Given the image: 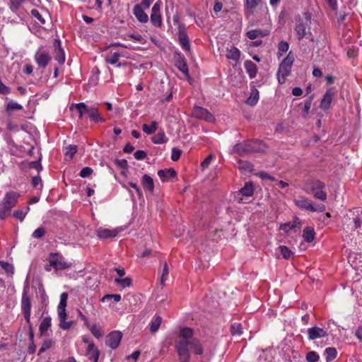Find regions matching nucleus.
I'll return each mask as SVG.
<instances>
[{
    "instance_id": "3c124183",
    "label": "nucleus",
    "mask_w": 362,
    "mask_h": 362,
    "mask_svg": "<svg viewBox=\"0 0 362 362\" xmlns=\"http://www.w3.org/2000/svg\"><path fill=\"white\" fill-rule=\"evenodd\" d=\"M52 346V339H46L43 341L41 347L39 349L38 355H40L45 351L49 349Z\"/></svg>"
},
{
    "instance_id": "a878e982",
    "label": "nucleus",
    "mask_w": 362,
    "mask_h": 362,
    "mask_svg": "<svg viewBox=\"0 0 362 362\" xmlns=\"http://www.w3.org/2000/svg\"><path fill=\"white\" fill-rule=\"evenodd\" d=\"M141 184L145 190L152 192L154 189L153 179L148 175H144L141 179Z\"/></svg>"
},
{
    "instance_id": "f3484780",
    "label": "nucleus",
    "mask_w": 362,
    "mask_h": 362,
    "mask_svg": "<svg viewBox=\"0 0 362 362\" xmlns=\"http://www.w3.org/2000/svg\"><path fill=\"white\" fill-rule=\"evenodd\" d=\"M308 335L310 340H315L320 338L327 337L328 334L324 329L315 326L308 329Z\"/></svg>"
},
{
    "instance_id": "e433bc0d",
    "label": "nucleus",
    "mask_w": 362,
    "mask_h": 362,
    "mask_svg": "<svg viewBox=\"0 0 362 362\" xmlns=\"http://www.w3.org/2000/svg\"><path fill=\"white\" fill-rule=\"evenodd\" d=\"M258 100H259V91L257 90V89L254 88L252 90L250 95L247 98L246 103L247 105L254 106L255 105L257 104Z\"/></svg>"
},
{
    "instance_id": "2f4dec72",
    "label": "nucleus",
    "mask_w": 362,
    "mask_h": 362,
    "mask_svg": "<svg viewBox=\"0 0 362 362\" xmlns=\"http://www.w3.org/2000/svg\"><path fill=\"white\" fill-rule=\"evenodd\" d=\"M120 57L121 54L119 52L111 53L110 54L106 56L105 62L106 63L112 65L117 64V66L119 67L121 66V64L118 63V62Z\"/></svg>"
},
{
    "instance_id": "b1692460",
    "label": "nucleus",
    "mask_w": 362,
    "mask_h": 362,
    "mask_svg": "<svg viewBox=\"0 0 362 362\" xmlns=\"http://www.w3.org/2000/svg\"><path fill=\"white\" fill-rule=\"evenodd\" d=\"M244 67L250 78H254L257 76V65L251 60H246L244 62Z\"/></svg>"
},
{
    "instance_id": "4468645a",
    "label": "nucleus",
    "mask_w": 362,
    "mask_h": 362,
    "mask_svg": "<svg viewBox=\"0 0 362 362\" xmlns=\"http://www.w3.org/2000/svg\"><path fill=\"white\" fill-rule=\"evenodd\" d=\"M337 93L336 88L334 87H332L327 90L325 93L324 94L322 98L321 99L320 107L324 111H327L330 109L332 102Z\"/></svg>"
},
{
    "instance_id": "6ab92c4d",
    "label": "nucleus",
    "mask_w": 362,
    "mask_h": 362,
    "mask_svg": "<svg viewBox=\"0 0 362 362\" xmlns=\"http://www.w3.org/2000/svg\"><path fill=\"white\" fill-rule=\"evenodd\" d=\"M119 231L120 230L118 229L110 230L100 227L97 230L96 233L97 236L100 239H107L116 237Z\"/></svg>"
},
{
    "instance_id": "dca6fc26",
    "label": "nucleus",
    "mask_w": 362,
    "mask_h": 362,
    "mask_svg": "<svg viewBox=\"0 0 362 362\" xmlns=\"http://www.w3.org/2000/svg\"><path fill=\"white\" fill-rule=\"evenodd\" d=\"M122 334L119 331L111 332L106 337V344L112 349H115L119 344Z\"/></svg>"
},
{
    "instance_id": "13d9d810",
    "label": "nucleus",
    "mask_w": 362,
    "mask_h": 362,
    "mask_svg": "<svg viewBox=\"0 0 362 362\" xmlns=\"http://www.w3.org/2000/svg\"><path fill=\"white\" fill-rule=\"evenodd\" d=\"M45 234V229L43 227H39L37 228L32 234V237L33 238H42Z\"/></svg>"
},
{
    "instance_id": "f8f14e48",
    "label": "nucleus",
    "mask_w": 362,
    "mask_h": 362,
    "mask_svg": "<svg viewBox=\"0 0 362 362\" xmlns=\"http://www.w3.org/2000/svg\"><path fill=\"white\" fill-rule=\"evenodd\" d=\"M52 59L49 52L43 47H39L34 55V60L39 68L45 69Z\"/></svg>"
},
{
    "instance_id": "37998d69",
    "label": "nucleus",
    "mask_w": 362,
    "mask_h": 362,
    "mask_svg": "<svg viewBox=\"0 0 362 362\" xmlns=\"http://www.w3.org/2000/svg\"><path fill=\"white\" fill-rule=\"evenodd\" d=\"M288 48H289V45L288 42H286L285 41H281L278 45V52H277L278 57L280 58L285 53H286Z\"/></svg>"
},
{
    "instance_id": "0e129e2a",
    "label": "nucleus",
    "mask_w": 362,
    "mask_h": 362,
    "mask_svg": "<svg viewBox=\"0 0 362 362\" xmlns=\"http://www.w3.org/2000/svg\"><path fill=\"white\" fill-rule=\"evenodd\" d=\"M28 167L30 168L37 170V172H40L42 170V166L40 163V160L28 163Z\"/></svg>"
},
{
    "instance_id": "39448f33",
    "label": "nucleus",
    "mask_w": 362,
    "mask_h": 362,
    "mask_svg": "<svg viewBox=\"0 0 362 362\" xmlns=\"http://www.w3.org/2000/svg\"><path fill=\"white\" fill-rule=\"evenodd\" d=\"M362 225V209L351 210L344 218L343 227L346 231H354Z\"/></svg>"
},
{
    "instance_id": "a18cd8bd",
    "label": "nucleus",
    "mask_w": 362,
    "mask_h": 362,
    "mask_svg": "<svg viewBox=\"0 0 362 362\" xmlns=\"http://www.w3.org/2000/svg\"><path fill=\"white\" fill-rule=\"evenodd\" d=\"M230 332L233 335L240 336L243 334V327L240 323L235 322L230 326Z\"/></svg>"
},
{
    "instance_id": "f704fd0d",
    "label": "nucleus",
    "mask_w": 362,
    "mask_h": 362,
    "mask_svg": "<svg viewBox=\"0 0 362 362\" xmlns=\"http://www.w3.org/2000/svg\"><path fill=\"white\" fill-rule=\"evenodd\" d=\"M162 322V317L158 315L153 316L150 323V330L152 333L158 331Z\"/></svg>"
},
{
    "instance_id": "412c9836",
    "label": "nucleus",
    "mask_w": 362,
    "mask_h": 362,
    "mask_svg": "<svg viewBox=\"0 0 362 362\" xmlns=\"http://www.w3.org/2000/svg\"><path fill=\"white\" fill-rule=\"evenodd\" d=\"M54 58L60 64H63L65 62V54L61 45V42L56 40L54 44Z\"/></svg>"
},
{
    "instance_id": "9b49d317",
    "label": "nucleus",
    "mask_w": 362,
    "mask_h": 362,
    "mask_svg": "<svg viewBox=\"0 0 362 362\" xmlns=\"http://www.w3.org/2000/svg\"><path fill=\"white\" fill-rule=\"evenodd\" d=\"M309 186L314 197L323 202L327 200V195L324 191L325 185L322 182L319 180H312L309 182Z\"/></svg>"
},
{
    "instance_id": "58836bf2",
    "label": "nucleus",
    "mask_w": 362,
    "mask_h": 362,
    "mask_svg": "<svg viewBox=\"0 0 362 362\" xmlns=\"http://www.w3.org/2000/svg\"><path fill=\"white\" fill-rule=\"evenodd\" d=\"M151 23L157 27L160 28L162 25V17L160 13H151Z\"/></svg>"
},
{
    "instance_id": "680f3d73",
    "label": "nucleus",
    "mask_w": 362,
    "mask_h": 362,
    "mask_svg": "<svg viewBox=\"0 0 362 362\" xmlns=\"http://www.w3.org/2000/svg\"><path fill=\"white\" fill-rule=\"evenodd\" d=\"M125 40H134L138 42L143 43L144 42V38L143 37L139 35H134V34H128L127 35Z\"/></svg>"
},
{
    "instance_id": "9d476101",
    "label": "nucleus",
    "mask_w": 362,
    "mask_h": 362,
    "mask_svg": "<svg viewBox=\"0 0 362 362\" xmlns=\"http://www.w3.org/2000/svg\"><path fill=\"white\" fill-rule=\"evenodd\" d=\"M48 262L55 270H64L71 266V263L66 260L62 255L57 252H52L49 255Z\"/></svg>"
},
{
    "instance_id": "49530a36",
    "label": "nucleus",
    "mask_w": 362,
    "mask_h": 362,
    "mask_svg": "<svg viewBox=\"0 0 362 362\" xmlns=\"http://www.w3.org/2000/svg\"><path fill=\"white\" fill-rule=\"evenodd\" d=\"M0 267L4 269L5 272L8 275L14 274V267L11 264L0 260Z\"/></svg>"
},
{
    "instance_id": "20e7f679",
    "label": "nucleus",
    "mask_w": 362,
    "mask_h": 362,
    "mask_svg": "<svg viewBox=\"0 0 362 362\" xmlns=\"http://www.w3.org/2000/svg\"><path fill=\"white\" fill-rule=\"evenodd\" d=\"M20 194L10 191L5 194L3 199L0 202V219L4 220L11 214V209L18 203Z\"/></svg>"
},
{
    "instance_id": "72a5a7b5",
    "label": "nucleus",
    "mask_w": 362,
    "mask_h": 362,
    "mask_svg": "<svg viewBox=\"0 0 362 362\" xmlns=\"http://www.w3.org/2000/svg\"><path fill=\"white\" fill-rule=\"evenodd\" d=\"M239 192L243 197H252L254 193V188L252 182H246L244 187L240 189Z\"/></svg>"
},
{
    "instance_id": "a19ab883",
    "label": "nucleus",
    "mask_w": 362,
    "mask_h": 362,
    "mask_svg": "<svg viewBox=\"0 0 362 362\" xmlns=\"http://www.w3.org/2000/svg\"><path fill=\"white\" fill-rule=\"evenodd\" d=\"M327 361H331L337 357V351L335 348L328 347L325 351Z\"/></svg>"
},
{
    "instance_id": "79ce46f5",
    "label": "nucleus",
    "mask_w": 362,
    "mask_h": 362,
    "mask_svg": "<svg viewBox=\"0 0 362 362\" xmlns=\"http://www.w3.org/2000/svg\"><path fill=\"white\" fill-rule=\"evenodd\" d=\"M22 109H23V106L21 104H19L16 102H14L13 100L9 101L6 104V111L8 113H11L13 110H22Z\"/></svg>"
},
{
    "instance_id": "c756f323",
    "label": "nucleus",
    "mask_w": 362,
    "mask_h": 362,
    "mask_svg": "<svg viewBox=\"0 0 362 362\" xmlns=\"http://www.w3.org/2000/svg\"><path fill=\"white\" fill-rule=\"evenodd\" d=\"M226 57L228 59L237 62L240 59V51L238 48L232 47L230 49H227Z\"/></svg>"
},
{
    "instance_id": "69168bd1",
    "label": "nucleus",
    "mask_w": 362,
    "mask_h": 362,
    "mask_svg": "<svg viewBox=\"0 0 362 362\" xmlns=\"http://www.w3.org/2000/svg\"><path fill=\"white\" fill-rule=\"evenodd\" d=\"M30 13L32 16L37 19L42 24L45 23V20L42 18V16L37 9H32Z\"/></svg>"
},
{
    "instance_id": "a211bd4d",
    "label": "nucleus",
    "mask_w": 362,
    "mask_h": 362,
    "mask_svg": "<svg viewBox=\"0 0 362 362\" xmlns=\"http://www.w3.org/2000/svg\"><path fill=\"white\" fill-rule=\"evenodd\" d=\"M193 115L195 117L211 122L214 119V116L208 110L202 107H194Z\"/></svg>"
},
{
    "instance_id": "bf43d9fd",
    "label": "nucleus",
    "mask_w": 362,
    "mask_h": 362,
    "mask_svg": "<svg viewBox=\"0 0 362 362\" xmlns=\"http://www.w3.org/2000/svg\"><path fill=\"white\" fill-rule=\"evenodd\" d=\"M93 170L91 168L85 167L80 171L79 176L83 178L88 177L93 173Z\"/></svg>"
},
{
    "instance_id": "5fc2aeb1",
    "label": "nucleus",
    "mask_w": 362,
    "mask_h": 362,
    "mask_svg": "<svg viewBox=\"0 0 362 362\" xmlns=\"http://www.w3.org/2000/svg\"><path fill=\"white\" fill-rule=\"evenodd\" d=\"M320 356L315 351H311L306 354V360L308 362H317Z\"/></svg>"
},
{
    "instance_id": "1a4fd4ad",
    "label": "nucleus",
    "mask_w": 362,
    "mask_h": 362,
    "mask_svg": "<svg viewBox=\"0 0 362 362\" xmlns=\"http://www.w3.org/2000/svg\"><path fill=\"white\" fill-rule=\"evenodd\" d=\"M28 284L26 283L22 293L21 307L22 313L27 324H30L31 316V298L28 296Z\"/></svg>"
},
{
    "instance_id": "7ed1b4c3",
    "label": "nucleus",
    "mask_w": 362,
    "mask_h": 362,
    "mask_svg": "<svg viewBox=\"0 0 362 362\" xmlns=\"http://www.w3.org/2000/svg\"><path fill=\"white\" fill-rule=\"evenodd\" d=\"M75 108L80 119H83L84 116L88 117L90 120L94 123L104 122L105 119L103 117L99 110L95 106H89L85 103H74L71 105L70 109Z\"/></svg>"
},
{
    "instance_id": "338daca9",
    "label": "nucleus",
    "mask_w": 362,
    "mask_h": 362,
    "mask_svg": "<svg viewBox=\"0 0 362 362\" xmlns=\"http://www.w3.org/2000/svg\"><path fill=\"white\" fill-rule=\"evenodd\" d=\"M134 156L136 160H144V158H146L147 154H146V151H142V150H139V151H136L134 153Z\"/></svg>"
},
{
    "instance_id": "473e14b6",
    "label": "nucleus",
    "mask_w": 362,
    "mask_h": 362,
    "mask_svg": "<svg viewBox=\"0 0 362 362\" xmlns=\"http://www.w3.org/2000/svg\"><path fill=\"white\" fill-rule=\"evenodd\" d=\"M176 67L182 71L184 74H189V69L187 64L186 60L184 57H180V58L175 62Z\"/></svg>"
},
{
    "instance_id": "cd10ccee",
    "label": "nucleus",
    "mask_w": 362,
    "mask_h": 362,
    "mask_svg": "<svg viewBox=\"0 0 362 362\" xmlns=\"http://www.w3.org/2000/svg\"><path fill=\"white\" fill-rule=\"evenodd\" d=\"M269 35V32L259 29L251 30L246 33V36L250 40H255L259 37H265Z\"/></svg>"
},
{
    "instance_id": "423d86ee",
    "label": "nucleus",
    "mask_w": 362,
    "mask_h": 362,
    "mask_svg": "<svg viewBox=\"0 0 362 362\" xmlns=\"http://www.w3.org/2000/svg\"><path fill=\"white\" fill-rule=\"evenodd\" d=\"M233 151L239 156L263 151L262 142L259 140H247L235 144Z\"/></svg>"
},
{
    "instance_id": "09e8293b",
    "label": "nucleus",
    "mask_w": 362,
    "mask_h": 362,
    "mask_svg": "<svg viewBox=\"0 0 362 362\" xmlns=\"http://www.w3.org/2000/svg\"><path fill=\"white\" fill-rule=\"evenodd\" d=\"M239 168L241 170L247 173H252L253 171V165L247 161H243L241 160H239Z\"/></svg>"
},
{
    "instance_id": "6e6552de",
    "label": "nucleus",
    "mask_w": 362,
    "mask_h": 362,
    "mask_svg": "<svg viewBox=\"0 0 362 362\" xmlns=\"http://www.w3.org/2000/svg\"><path fill=\"white\" fill-rule=\"evenodd\" d=\"M293 61L294 57L292 55V52L291 51L279 65L277 72V78L279 83H284L286 81V76L291 74Z\"/></svg>"
},
{
    "instance_id": "603ef678",
    "label": "nucleus",
    "mask_w": 362,
    "mask_h": 362,
    "mask_svg": "<svg viewBox=\"0 0 362 362\" xmlns=\"http://www.w3.org/2000/svg\"><path fill=\"white\" fill-rule=\"evenodd\" d=\"M65 155L72 158L77 152V146L75 145H69L66 147Z\"/></svg>"
},
{
    "instance_id": "774afa93",
    "label": "nucleus",
    "mask_w": 362,
    "mask_h": 362,
    "mask_svg": "<svg viewBox=\"0 0 362 362\" xmlns=\"http://www.w3.org/2000/svg\"><path fill=\"white\" fill-rule=\"evenodd\" d=\"M330 9L333 11H337L338 9L337 0H325Z\"/></svg>"
},
{
    "instance_id": "bb28decb",
    "label": "nucleus",
    "mask_w": 362,
    "mask_h": 362,
    "mask_svg": "<svg viewBox=\"0 0 362 362\" xmlns=\"http://www.w3.org/2000/svg\"><path fill=\"white\" fill-rule=\"evenodd\" d=\"M189 348H190L197 355L203 354V347L198 339H192L189 343Z\"/></svg>"
},
{
    "instance_id": "ddd939ff",
    "label": "nucleus",
    "mask_w": 362,
    "mask_h": 362,
    "mask_svg": "<svg viewBox=\"0 0 362 362\" xmlns=\"http://www.w3.org/2000/svg\"><path fill=\"white\" fill-rule=\"evenodd\" d=\"M296 206L310 212H323L326 209L325 204H318L315 205L306 198L296 200Z\"/></svg>"
},
{
    "instance_id": "ea45409f",
    "label": "nucleus",
    "mask_w": 362,
    "mask_h": 362,
    "mask_svg": "<svg viewBox=\"0 0 362 362\" xmlns=\"http://www.w3.org/2000/svg\"><path fill=\"white\" fill-rule=\"evenodd\" d=\"M30 211V207L29 206H26L25 208V210L23 209H17L16 211H14L13 212V216L18 219L20 221H23L26 216V214L28 213V211Z\"/></svg>"
},
{
    "instance_id": "2eb2a0df",
    "label": "nucleus",
    "mask_w": 362,
    "mask_h": 362,
    "mask_svg": "<svg viewBox=\"0 0 362 362\" xmlns=\"http://www.w3.org/2000/svg\"><path fill=\"white\" fill-rule=\"evenodd\" d=\"M178 41L182 49L186 52L190 51L189 40L185 27L182 25L178 28Z\"/></svg>"
},
{
    "instance_id": "4d7b16f0",
    "label": "nucleus",
    "mask_w": 362,
    "mask_h": 362,
    "mask_svg": "<svg viewBox=\"0 0 362 362\" xmlns=\"http://www.w3.org/2000/svg\"><path fill=\"white\" fill-rule=\"evenodd\" d=\"M110 299H113L115 302H119L121 300V296L119 294H106L102 298L101 301L105 302Z\"/></svg>"
},
{
    "instance_id": "aec40b11",
    "label": "nucleus",
    "mask_w": 362,
    "mask_h": 362,
    "mask_svg": "<svg viewBox=\"0 0 362 362\" xmlns=\"http://www.w3.org/2000/svg\"><path fill=\"white\" fill-rule=\"evenodd\" d=\"M99 355L100 351L98 349L93 342L89 343L86 351V356L88 357V358L92 361V362H98Z\"/></svg>"
},
{
    "instance_id": "4be33fe9",
    "label": "nucleus",
    "mask_w": 362,
    "mask_h": 362,
    "mask_svg": "<svg viewBox=\"0 0 362 362\" xmlns=\"http://www.w3.org/2000/svg\"><path fill=\"white\" fill-rule=\"evenodd\" d=\"M158 175L163 182H167L170 178H173L177 176V173L173 168H167L164 170H159Z\"/></svg>"
},
{
    "instance_id": "393cba45",
    "label": "nucleus",
    "mask_w": 362,
    "mask_h": 362,
    "mask_svg": "<svg viewBox=\"0 0 362 362\" xmlns=\"http://www.w3.org/2000/svg\"><path fill=\"white\" fill-rule=\"evenodd\" d=\"M315 232L313 227H305L303 231V240L307 243H311L314 240Z\"/></svg>"
},
{
    "instance_id": "c9c22d12",
    "label": "nucleus",
    "mask_w": 362,
    "mask_h": 362,
    "mask_svg": "<svg viewBox=\"0 0 362 362\" xmlns=\"http://www.w3.org/2000/svg\"><path fill=\"white\" fill-rule=\"evenodd\" d=\"M158 128V122L156 121L151 122V124H144L142 125V130L146 134H153Z\"/></svg>"
},
{
    "instance_id": "f257e3e1",
    "label": "nucleus",
    "mask_w": 362,
    "mask_h": 362,
    "mask_svg": "<svg viewBox=\"0 0 362 362\" xmlns=\"http://www.w3.org/2000/svg\"><path fill=\"white\" fill-rule=\"evenodd\" d=\"M311 14L308 12L303 13L296 25V38L298 40L299 45L303 52L310 50L313 44L310 33Z\"/></svg>"
},
{
    "instance_id": "c85d7f7f",
    "label": "nucleus",
    "mask_w": 362,
    "mask_h": 362,
    "mask_svg": "<svg viewBox=\"0 0 362 362\" xmlns=\"http://www.w3.org/2000/svg\"><path fill=\"white\" fill-rule=\"evenodd\" d=\"M51 317L49 316L43 318L39 326L40 336L45 335L47 331L51 327Z\"/></svg>"
},
{
    "instance_id": "5701e85b",
    "label": "nucleus",
    "mask_w": 362,
    "mask_h": 362,
    "mask_svg": "<svg viewBox=\"0 0 362 362\" xmlns=\"http://www.w3.org/2000/svg\"><path fill=\"white\" fill-rule=\"evenodd\" d=\"M133 13L139 22L146 23L148 21V15L144 11L141 6H134L133 8Z\"/></svg>"
},
{
    "instance_id": "4c0bfd02",
    "label": "nucleus",
    "mask_w": 362,
    "mask_h": 362,
    "mask_svg": "<svg viewBox=\"0 0 362 362\" xmlns=\"http://www.w3.org/2000/svg\"><path fill=\"white\" fill-rule=\"evenodd\" d=\"M313 100V95L310 96L308 98H307L303 104V108H302V115L303 117H305L310 112V110L311 108L312 102Z\"/></svg>"
},
{
    "instance_id": "f03ea898",
    "label": "nucleus",
    "mask_w": 362,
    "mask_h": 362,
    "mask_svg": "<svg viewBox=\"0 0 362 362\" xmlns=\"http://www.w3.org/2000/svg\"><path fill=\"white\" fill-rule=\"evenodd\" d=\"M180 337L181 339L175 346L179 359L180 362H189V343L193 339V329L189 327L182 329L180 332Z\"/></svg>"
},
{
    "instance_id": "8fccbe9b",
    "label": "nucleus",
    "mask_w": 362,
    "mask_h": 362,
    "mask_svg": "<svg viewBox=\"0 0 362 362\" xmlns=\"http://www.w3.org/2000/svg\"><path fill=\"white\" fill-rule=\"evenodd\" d=\"M90 330L92 334L97 339H100L103 336V332L102 331L100 327L97 326L96 325H93V326H91Z\"/></svg>"
},
{
    "instance_id": "864d4df0",
    "label": "nucleus",
    "mask_w": 362,
    "mask_h": 362,
    "mask_svg": "<svg viewBox=\"0 0 362 362\" xmlns=\"http://www.w3.org/2000/svg\"><path fill=\"white\" fill-rule=\"evenodd\" d=\"M278 249L280 251L281 255H282V257L284 259H288V257H290V256H291V255L292 253L291 250H290L285 245H280Z\"/></svg>"
},
{
    "instance_id": "7c9ffc66",
    "label": "nucleus",
    "mask_w": 362,
    "mask_h": 362,
    "mask_svg": "<svg viewBox=\"0 0 362 362\" xmlns=\"http://www.w3.org/2000/svg\"><path fill=\"white\" fill-rule=\"evenodd\" d=\"M151 141L155 144H162L166 143L168 139L166 137L164 130L161 129L155 136L152 137Z\"/></svg>"
},
{
    "instance_id": "de8ad7c7",
    "label": "nucleus",
    "mask_w": 362,
    "mask_h": 362,
    "mask_svg": "<svg viewBox=\"0 0 362 362\" xmlns=\"http://www.w3.org/2000/svg\"><path fill=\"white\" fill-rule=\"evenodd\" d=\"M261 0H245V6L251 13L254 12L255 8Z\"/></svg>"
},
{
    "instance_id": "0eeeda50",
    "label": "nucleus",
    "mask_w": 362,
    "mask_h": 362,
    "mask_svg": "<svg viewBox=\"0 0 362 362\" xmlns=\"http://www.w3.org/2000/svg\"><path fill=\"white\" fill-rule=\"evenodd\" d=\"M68 293L66 292L60 295V301L57 306L58 317L59 320V327L64 330L70 329L72 322H66V307L67 305Z\"/></svg>"
},
{
    "instance_id": "6e6d98bb",
    "label": "nucleus",
    "mask_w": 362,
    "mask_h": 362,
    "mask_svg": "<svg viewBox=\"0 0 362 362\" xmlns=\"http://www.w3.org/2000/svg\"><path fill=\"white\" fill-rule=\"evenodd\" d=\"M168 274H169L168 265L167 262H165L163 264V268L162 274H161V277H160V282H161L162 285H163L164 282L166 281Z\"/></svg>"
},
{
    "instance_id": "052dcab7",
    "label": "nucleus",
    "mask_w": 362,
    "mask_h": 362,
    "mask_svg": "<svg viewBox=\"0 0 362 362\" xmlns=\"http://www.w3.org/2000/svg\"><path fill=\"white\" fill-rule=\"evenodd\" d=\"M293 228H294V223L291 224V222L281 224L279 228L281 230H284L286 233H288Z\"/></svg>"
},
{
    "instance_id": "e2e57ef3",
    "label": "nucleus",
    "mask_w": 362,
    "mask_h": 362,
    "mask_svg": "<svg viewBox=\"0 0 362 362\" xmlns=\"http://www.w3.org/2000/svg\"><path fill=\"white\" fill-rule=\"evenodd\" d=\"M181 154H182L181 150H180L177 148H173L172 149V153H171V160L173 161L178 160L180 158Z\"/></svg>"
},
{
    "instance_id": "c03bdc74",
    "label": "nucleus",
    "mask_w": 362,
    "mask_h": 362,
    "mask_svg": "<svg viewBox=\"0 0 362 362\" xmlns=\"http://www.w3.org/2000/svg\"><path fill=\"white\" fill-rule=\"evenodd\" d=\"M115 283L120 285L122 288L129 287L132 285V279L130 277H125L124 279L116 278Z\"/></svg>"
}]
</instances>
